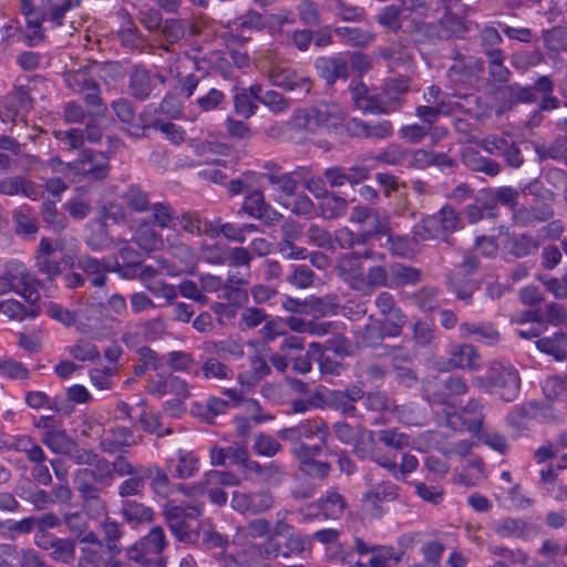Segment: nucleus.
<instances>
[{
    "mask_svg": "<svg viewBox=\"0 0 567 567\" xmlns=\"http://www.w3.org/2000/svg\"><path fill=\"white\" fill-rule=\"evenodd\" d=\"M440 39L462 38L470 31V23L455 14L447 13L437 22Z\"/></svg>",
    "mask_w": 567,
    "mask_h": 567,
    "instance_id": "nucleus-43",
    "label": "nucleus"
},
{
    "mask_svg": "<svg viewBox=\"0 0 567 567\" xmlns=\"http://www.w3.org/2000/svg\"><path fill=\"white\" fill-rule=\"evenodd\" d=\"M386 237V247L389 252L393 257L412 259L414 258L419 251V236H416V225L413 229V236L410 237L408 235L395 234L392 228L385 235Z\"/></svg>",
    "mask_w": 567,
    "mask_h": 567,
    "instance_id": "nucleus-24",
    "label": "nucleus"
},
{
    "mask_svg": "<svg viewBox=\"0 0 567 567\" xmlns=\"http://www.w3.org/2000/svg\"><path fill=\"white\" fill-rule=\"evenodd\" d=\"M111 437H104L100 441V449L106 453H114L120 447H130L142 443L141 435L135 436L133 430L123 425H115L109 429Z\"/></svg>",
    "mask_w": 567,
    "mask_h": 567,
    "instance_id": "nucleus-26",
    "label": "nucleus"
},
{
    "mask_svg": "<svg viewBox=\"0 0 567 567\" xmlns=\"http://www.w3.org/2000/svg\"><path fill=\"white\" fill-rule=\"evenodd\" d=\"M553 216L554 210L549 205L538 204L516 209L513 214V219L519 226H529L534 223L546 221Z\"/></svg>",
    "mask_w": 567,
    "mask_h": 567,
    "instance_id": "nucleus-33",
    "label": "nucleus"
},
{
    "mask_svg": "<svg viewBox=\"0 0 567 567\" xmlns=\"http://www.w3.org/2000/svg\"><path fill=\"white\" fill-rule=\"evenodd\" d=\"M267 76L271 84L284 90L293 91L300 89L306 93H309L311 90V80L289 68L274 65L268 70Z\"/></svg>",
    "mask_w": 567,
    "mask_h": 567,
    "instance_id": "nucleus-18",
    "label": "nucleus"
},
{
    "mask_svg": "<svg viewBox=\"0 0 567 567\" xmlns=\"http://www.w3.org/2000/svg\"><path fill=\"white\" fill-rule=\"evenodd\" d=\"M29 374V370L21 362L6 357L0 358V377L10 380H25Z\"/></svg>",
    "mask_w": 567,
    "mask_h": 567,
    "instance_id": "nucleus-64",
    "label": "nucleus"
},
{
    "mask_svg": "<svg viewBox=\"0 0 567 567\" xmlns=\"http://www.w3.org/2000/svg\"><path fill=\"white\" fill-rule=\"evenodd\" d=\"M336 437L346 445H351L353 453L364 460L373 457L375 462L384 468L394 470L395 462L384 458L381 460L373 455L374 436L373 432L360 424H349L347 422H337L333 424Z\"/></svg>",
    "mask_w": 567,
    "mask_h": 567,
    "instance_id": "nucleus-2",
    "label": "nucleus"
},
{
    "mask_svg": "<svg viewBox=\"0 0 567 567\" xmlns=\"http://www.w3.org/2000/svg\"><path fill=\"white\" fill-rule=\"evenodd\" d=\"M100 528L103 533V544L106 550L112 554V556H117L122 548L118 545L121 538L123 537V528L120 523L115 519L106 516L101 523Z\"/></svg>",
    "mask_w": 567,
    "mask_h": 567,
    "instance_id": "nucleus-38",
    "label": "nucleus"
},
{
    "mask_svg": "<svg viewBox=\"0 0 567 567\" xmlns=\"http://www.w3.org/2000/svg\"><path fill=\"white\" fill-rule=\"evenodd\" d=\"M390 287L402 288L415 286L422 279L421 269L401 262H395L389 268Z\"/></svg>",
    "mask_w": 567,
    "mask_h": 567,
    "instance_id": "nucleus-32",
    "label": "nucleus"
},
{
    "mask_svg": "<svg viewBox=\"0 0 567 567\" xmlns=\"http://www.w3.org/2000/svg\"><path fill=\"white\" fill-rule=\"evenodd\" d=\"M334 32L342 42L353 47H367L374 39L373 33L359 28L339 27Z\"/></svg>",
    "mask_w": 567,
    "mask_h": 567,
    "instance_id": "nucleus-51",
    "label": "nucleus"
},
{
    "mask_svg": "<svg viewBox=\"0 0 567 567\" xmlns=\"http://www.w3.org/2000/svg\"><path fill=\"white\" fill-rule=\"evenodd\" d=\"M93 466V468H81L76 471L74 475L75 486L96 485L99 487H109L113 484L114 476L112 473L111 462L97 456Z\"/></svg>",
    "mask_w": 567,
    "mask_h": 567,
    "instance_id": "nucleus-15",
    "label": "nucleus"
},
{
    "mask_svg": "<svg viewBox=\"0 0 567 567\" xmlns=\"http://www.w3.org/2000/svg\"><path fill=\"white\" fill-rule=\"evenodd\" d=\"M494 532L503 538H523L529 532L526 522L516 518H504L493 524Z\"/></svg>",
    "mask_w": 567,
    "mask_h": 567,
    "instance_id": "nucleus-45",
    "label": "nucleus"
},
{
    "mask_svg": "<svg viewBox=\"0 0 567 567\" xmlns=\"http://www.w3.org/2000/svg\"><path fill=\"white\" fill-rule=\"evenodd\" d=\"M543 41L550 52L567 50V29L564 27H554L543 32Z\"/></svg>",
    "mask_w": 567,
    "mask_h": 567,
    "instance_id": "nucleus-60",
    "label": "nucleus"
},
{
    "mask_svg": "<svg viewBox=\"0 0 567 567\" xmlns=\"http://www.w3.org/2000/svg\"><path fill=\"white\" fill-rule=\"evenodd\" d=\"M334 269L349 288L355 291L364 272L359 252L341 255L337 260Z\"/></svg>",
    "mask_w": 567,
    "mask_h": 567,
    "instance_id": "nucleus-22",
    "label": "nucleus"
},
{
    "mask_svg": "<svg viewBox=\"0 0 567 567\" xmlns=\"http://www.w3.org/2000/svg\"><path fill=\"white\" fill-rule=\"evenodd\" d=\"M270 533V522L266 518H255L246 526L237 528V537L239 539L261 538Z\"/></svg>",
    "mask_w": 567,
    "mask_h": 567,
    "instance_id": "nucleus-59",
    "label": "nucleus"
},
{
    "mask_svg": "<svg viewBox=\"0 0 567 567\" xmlns=\"http://www.w3.org/2000/svg\"><path fill=\"white\" fill-rule=\"evenodd\" d=\"M346 111L336 102H319L305 112V127L316 132L319 128H337L346 120Z\"/></svg>",
    "mask_w": 567,
    "mask_h": 567,
    "instance_id": "nucleus-10",
    "label": "nucleus"
},
{
    "mask_svg": "<svg viewBox=\"0 0 567 567\" xmlns=\"http://www.w3.org/2000/svg\"><path fill=\"white\" fill-rule=\"evenodd\" d=\"M348 507L347 501L336 488H330L318 502L309 504L308 509L317 508L328 519H339Z\"/></svg>",
    "mask_w": 567,
    "mask_h": 567,
    "instance_id": "nucleus-28",
    "label": "nucleus"
},
{
    "mask_svg": "<svg viewBox=\"0 0 567 567\" xmlns=\"http://www.w3.org/2000/svg\"><path fill=\"white\" fill-rule=\"evenodd\" d=\"M316 68L321 78L330 85L339 79L348 78V62L341 56L320 58Z\"/></svg>",
    "mask_w": 567,
    "mask_h": 567,
    "instance_id": "nucleus-31",
    "label": "nucleus"
},
{
    "mask_svg": "<svg viewBox=\"0 0 567 567\" xmlns=\"http://www.w3.org/2000/svg\"><path fill=\"white\" fill-rule=\"evenodd\" d=\"M109 173V159L103 153L84 150L79 158L73 162L72 183L104 181Z\"/></svg>",
    "mask_w": 567,
    "mask_h": 567,
    "instance_id": "nucleus-9",
    "label": "nucleus"
},
{
    "mask_svg": "<svg viewBox=\"0 0 567 567\" xmlns=\"http://www.w3.org/2000/svg\"><path fill=\"white\" fill-rule=\"evenodd\" d=\"M262 176L271 184L276 185L278 189L288 197L296 194L298 183L290 173L269 172L262 173Z\"/></svg>",
    "mask_w": 567,
    "mask_h": 567,
    "instance_id": "nucleus-58",
    "label": "nucleus"
},
{
    "mask_svg": "<svg viewBox=\"0 0 567 567\" xmlns=\"http://www.w3.org/2000/svg\"><path fill=\"white\" fill-rule=\"evenodd\" d=\"M423 391L429 401L444 404L450 395L465 394L467 385L460 377H449L446 379L435 377L425 382Z\"/></svg>",
    "mask_w": 567,
    "mask_h": 567,
    "instance_id": "nucleus-13",
    "label": "nucleus"
},
{
    "mask_svg": "<svg viewBox=\"0 0 567 567\" xmlns=\"http://www.w3.org/2000/svg\"><path fill=\"white\" fill-rule=\"evenodd\" d=\"M82 502L85 514L91 519L106 517L109 509L107 504L101 498V487L96 485L75 486Z\"/></svg>",
    "mask_w": 567,
    "mask_h": 567,
    "instance_id": "nucleus-25",
    "label": "nucleus"
},
{
    "mask_svg": "<svg viewBox=\"0 0 567 567\" xmlns=\"http://www.w3.org/2000/svg\"><path fill=\"white\" fill-rule=\"evenodd\" d=\"M121 515L124 522L133 528L154 520L155 513L152 507L135 499L122 502Z\"/></svg>",
    "mask_w": 567,
    "mask_h": 567,
    "instance_id": "nucleus-29",
    "label": "nucleus"
},
{
    "mask_svg": "<svg viewBox=\"0 0 567 567\" xmlns=\"http://www.w3.org/2000/svg\"><path fill=\"white\" fill-rule=\"evenodd\" d=\"M41 441L52 452L64 455L70 452L74 442L64 431L53 429L47 430Z\"/></svg>",
    "mask_w": 567,
    "mask_h": 567,
    "instance_id": "nucleus-50",
    "label": "nucleus"
},
{
    "mask_svg": "<svg viewBox=\"0 0 567 567\" xmlns=\"http://www.w3.org/2000/svg\"><path fill=\"white\" fill-rule=\"evenodd\" d=\"M484 66L481 58L456 53L447 75L453 83L468 84L484 71Z\"/></svg>",
    "mask_w": 567,
    "mask_h": 567,
    "instance_id": "nucleus-14",
    "label": "nucleus"
},
{
    "mask_svg": "<svg viewBox=\"0 0 567 567\" xmlns=\"http://www.w3.org/2000/svg\"><path fill=\"white\" fill-rule=\"evenodd\" d=\"M280 436L282 439H289L290 436L298 435L299 437H305L308 440L317 439L321 442V445L327 444V439L329 435V429L326 423L315 422L305 425H300L298 427L285 429L280 431Z\"/></svg>",
    "mask_w": 567,
    "mask_h": 567,
    "instance_id": "nucleus-37",
    "label": "nucleus"
},
{
    "mask_svg": "<svg viewBox=\"0 0 567 567\" xmlns=\"http://www.w3.org/2000/svg\"><path fill=\"white\" fill-rule=\"evenodd\" d=\"M205 350L225 360L240 359L245 353L243 343L230 337L218 341L205 342Z\"/></svg>",
    "mask_w": 567,
    "mask_h": 567,
    "instance_id": "nucleus-34",
    "label": "nucleus"
},
{
    "mask_svg": "<svg viewBox=\"0 0 567 567\" xmlns=\"http://www.w3.org/2000/svg\"><path fill=\"white\" fill-rule=\"evenodd\" d=\"M349 220L361 228L367 243L385 236L392 228L391 218L388 214L363 205H357L352 208Z\"/></svg>",
    "mask_w": 567,
    "mask_h": 567,
    "instance_id": "nucleus-8",
    "label": "nucleus"
},
{
    "mask_svg": "<svg viewBox=\"0 0 567 567\" xmlns=\"http://www.w3.org/2000/svg\"><path fill=\"white\" fill-rule=\"evenodd\" d=\"M148 472L150 474H153L151 482L152 491L159 497H169V495L173 493V486L166 472L158 466L150 468Z\"/></svg>",
    "mask_w": 567,
    "mask_h": 567,
    "instance_id": "nucleus-63",
    "label": "nucleus"
},
{
    "mask_svg": "<svg viewBox=\"0 0 567 567\" xmlns=\"http://www.w3.org/2000/svg\"><path fill=\"white\" fill-rule=\"evenodd\" d=\"M238 485H240V478L229 471H209L205 473L203 480L199 482L200 487Z\"/></svg>",
    "mask_w": 567,
    "mask_h": 567,
    "instance_id": "nucleus-56",
    "label": "nucleus"
},
{
    "mask_svg": "<svg viewBox=\"0 0 567 567\" xmlns=\"http://www.w3.org/2000/svg\"><path fill=\"white\" fill-rule=\"evenodd\" d=\"M475 384L489 392L496 390L505 402H513L519 394L520 377L512 364L492 363L485 375L476 377Z\"/></svg>",
    "mask_w": 567,
    "mask_h": 567,
    "instance_id": "nucleus-1",
    "label": "nucleus"
},
{
    "mask_svg": "<svg viewBox=\"0 0 567 567\" xmlns=\"http://www.w3.org/2000/svg\"><path fill=\"white\" fill-rule=\"evenodd\" d=\"M104 308L103 302L87 301L83 308L76 310L78 331L89 334L92 339H100L102 337L100 322Z\"/></svg>",
    "mask_w": 567,
    "mask_h": 567,
    "instance_id": "nucleus-17",
    "label": "nucleus"
},
{
    "mask_svg": "<svg viewBox=\"0 0 567 567\" xmlns=\"http://www.w3.org/2000/svg\"><path fill=\"white\" fill-rule=\"evenodd\" d=\"M50 558L58 564L71 565L76 557L75 539L69 537H54L53 545L50 546Z\"/></svg>",
    "mask_w": 567,
    "mask_h": 567,
    "instance_id": "nucleus-39",
    "label": "nucleus"
},
{
    "mask_svg": "<svg viewBox=\"0 0 567 567\" xmlns=\"http://www.w3.org/2000/svg\"><path fill=\"white\" fill-rule=\"evenodd\" d=\"M488 76L493 83L506 84L511 80L512 72L505 65V52L487 58Z\"/></svg>",
    "mask_w": 567,
    "mask_h": 567,
    "instance_id": "nucleus-52",
    "label": "nucleus"
},
{
    "mask_svg": "<svg viewBox=\"0 0 567 567\" xmlns=\"http://www.w3.org/2000/svg\"><path fill=\"white\" fill-rule=\"evenodd\" d=\"M168 540L162 526H153L148 533L126 548V557L142 566L151 564L167 547Z\"/></svg>",
    "mask_w": 567,
    "mask_h": 567,
    "instance_id": "nucleus-7",
    "label": "nucleus"
},
{
    "mask_svg": "<svg viewBox=\"0 0 567 567\" xmlns=\"http://www.w3.org/2000/svg\"><path fill=\"white\" fill-rule=\"evenodd\" d=\"M202 373L206 380L220 384L234 377V371L217 358L206 359L202 364Z\"/></svg>",
    "mask_w": 567,
    "mask_h": 567,
    "instance_id": "nucleus-44",
    "label": "nucleus"
},
{
    "mask_svg": "<svg viewBox=\"0 0 567 567\" xmlns=\"http://www.w3.org/2000/svg\"><path fill=\"white\" fill-rule=\"evenodd\" d=\"M445 365L449 369H462L473 372L482 367V359L472 344H458L450 350Z\"/></svg>",
    "mask_w": 567,
    "mask_h": 567,
    "instance_id": "nucleus-23",
    "label": "nucleus"
},
{
    "mask_svg": "<svg viewBox=\"0 0 567 567\" xmlns=\"http://www.w3.org/2000/svg\"><path fill=\"white\" fill-rule=\"evenodd\" d=\"M478 41L486 58L504 52L499 48V44L503 42V38L495 27H483L478 34Z\"/></svg>",
    "mask_w": 567,
    "mask_h": 567,
    "instance_id": "nucleus-49",
    "label": "nucleus"
},
{
    "mask_svg": "<svg viewBox=\"0 0 567 567\" xmlns=\"http://www.w3.org/2000/svg\"><path fill=\"white\" fill-rule=\"evenodd\" d=\"M305 343L299 337L285 334L277 352L270 355L271 365L280 373H285L289 363L292 370L300 374L309 373L312 364L309 361V354H305Z\"/></svg>",
    "mask_w": 567,
    "mask_h": 567,
    "instance_id": "nucleus-4",
    "label": "nucleus"
},
{
    "mask_svg": "<svg viewBox=\"0 0 567 567\" xmlns=\"http://www.w3.org/2000/svg\"><path fill=\"white\" fill-rule=\"evenodd\" d=\"M373 303L379 315L383 318L382 322L388 326V338L399 337L408 318L398 306L394 295L389 291H381L375 296Z\"/></svg>",
    "mask_w": 567,
    "mask_h": 567,
    "instance_id": "nucleus-11",
    "label": "nucleus"
},
{
    "mask_svg": "<svg viewBox=\"0 0 567 567\" xmlns=\"http://www.w3.org/2000/svg\"><path fill=\"white\" fill-rule=\"evenodd\" d=\"M401 561V554H395L391 546H373V551L367 560L361 561L360 565L364 567H386L388 561Z\"/></svg>",
    "mask_w": 567,
    "mask_h": 567,
    "instance_id": "nucleus-55",
    "label": "nucleus"
},
{
    "mask_svg": "<svg viewBox=\"0 0 567 567\" xmlns=\"http://www.w3.org/2000/svg\"><path fill=\"white\" fill-rule=\"evenodd\" d=\"M392 360L396 382L404 388L416 385L419 381L416 372L410 367L400 364L402 361H410L411 355L396 353L393 355Z\"/></svg>",
    "mask_w": 567,
    "mask_h": 567,
    "instance_id": "nucleus-53",
    "label": "nucleus"
},
{
    "mask_svg": "<svg viewBox=\"0 0 567 567\" xmlns=\"http://www.w3.org/2000/svg\"><path fill=\"white\" fill-rule=\"evenodd\" d=\"M132 241L146 254L163 248V236L155 229V226L146 218H138L134 225H130Z\"/></svg>",
    "mask_w": 567,
    "mask_h": 567,
    "instance_id": "nucleus-16",
    "label": "nucleus"
},
{
    "mask_svg": "<svg viewBox=\"0 0 567 567\" xmlns=\"http://www.w3.org/2000/svg\"><path fill=\"white\" fill-rule=\"evenodd\" d=\"M245 474L247 478L257 480L268 485H278L286 475V468L275 462L262 465L252 460L251 463H248Z\"/></svg>",
    "mask_w": 567,
    "mask_h": 567,
    "instance_id": "nucleus-27",
    "label": "nucleus"
},
{
    "mask_svg": "<svg viewBox=\"0 0 567 567\" xmlns=\"http://www.w3.org/2000/svg\"><path fill=\"white\" fill-rule=\"evenodd\" d=\"M451 289L456 293L457 298L463 301H470L476 287L467 277H463L462 268H453L447 276Z\"/></svg>",
    "mask_w": 567,
    "mask_h": 567,
    "instance_id": "nucleus-47",
    "label": "nucleus"
},
{
    "mask_svg": "<svg viewBox=\"0 0 567 567\" xmlns=\"http://www.w3.org/2000/svg\"><path fill=\"white\" fill-rule=\"evenodd\" d=\"M151 218L147 219L155 227L161 229H174L177 216L171 204L166 202L152 203L150 210Z\"/></svg>",
    "mask_w": 567,
    "mask_h": 567,
    "instance_id": "nucleus-42",
    "label": "nucleus"
},
{
    "mask_svg": "<svg viewBox=\"0 0 567 567\" xmlns=\"http://www.w3.org/2000/svg\"><path fill=\"white\" fill-rule=\"evenodd\" d=\"M42 2V0H20V11L25 18L27 38L30 44L43 38L42 23L45 17L41 9Z\"/></svg>",
    "mask_w": 567,
    "mask_h": 567,
    "instance_id": "nucleus-19",
    "label": "nucleus"
},
{
    "mask_svg": "<svg viewBox=\"0 0 567 567\" xmlns=\"http://www.w3.org/2000/svg\"><path fill=\"white\" fill-rule=\"evenodd\" d=\"M517 83L501 84L493 90L496 100L499 102L497 114L509 111L517 104L516 100Z\"/></svg>",
    "mask_w": 567,
    "mask_h": 567,
    "instance_id": "nucleus-62",
    "label": "nucleus"
},
{
    "mask_svg": "<svg viewBox=\"0 0 567 567\" xmlns=\"http://www.w3.org/2000/svg\"><path fill=\"white\" fill-rule=\"evenodd\" d=\"M319 208L324 219H336L347 213L348 202L346 198L330 192L319 200Z\"/></svg>",
    "mask_w": 567,
    "mask_h": 567,
    "instance_id": "nucleus-46",
    "label": "nucleus"
},
{
    "mask_svg": "<svg viewBox=\"0 0 567 567\" xmlns=\"http://www.w3.org/2000/svg\"><path fill=\"white\" fill-rule=\"evenodd\" d=\"M381 287H390L389 269L383 265H374L369 267L367 272H363L355 292L370 295Z\"/></svg>",
    "mask_w": 567,
    "mask_h": 567,
    "instance_id": "nucleus-30",
    "label": "nucleus"
},
{
    "mask_svg": "<svg viewBox=\"0 0 567 567\" xmlns=\"http://www.w3.org/2000/svg\"><path fill=\"white\" fill-rule=\"evenodd\" d=\"M203 513L200 505H176L174 502H167L162 509V515L172 534L184 543L193 539L190 520L197 519Z\"/></svg>",
    "mask_w": 567,
    "mask_h": 567,
    "instance_id": "nucleus-6",
    "label": "nucleus"
},
{
    "mask_svg": "<svg viewBox=\"0 0 567 567\" xmlns=\"http://www.w3.org/2000/svg\"><path fill=\"white\" fill-rule=\"evenodd\" d=\"M199 470V458L193 452H179L174 466V476L181 480L193 477Z\"/></svg>",
    "mask_w": 567,
    "mask_h": 567,
    "instance_id": "nucleus-54",
    "label": "nucleus"
},
{
    "mask_svg": "<svg viewBox=\"0 0 567 567\" xmlns=\"http://www.w3.org/2000/svg\"><path fill=\"white\" fill-rule=\"evenodd\" d=\"M41 9L44 11L45 20L62 25L65 13L73 7L80 6V0H42Z\"/></svg>",
    "mask_w": 567,
    "mask_h": 567,
    "instance_id": "nucleus-48",
    "label": "nucleus"
},
{
    "mask_svg": "<svg viewBox=\"0 0 567 567\" xmlns=\"http://www.w3.org/2000/svg\"><path fill=\"white\" fill-rule=\"evenodd\" d=\"M379 441L388 447L402 451L412 444L411 436L398 429H386L378 432Z\"/></svg>",
    "mask_w": 567,
    "mask_h": 567,
    "instance_id": "nucleus-57",
    "label": "nucleus"
},
{
    "mask_svg": "<svg viewBox=\"0 0 567 567\" xmlns=\"http://www.w3.org/2000/svg\"><path fill=\"white\" fill-rule=\"evenodd\" d=\"M30 106L29 92L23 87H18L0 101V118L2 122L13 123Z\"/></svg>",
    "mask_w": 567,
    "mask_h": 567,
    "instance_id": "nucleus-20",
    "label": "nucleus"
},
{
    "mask_svg": "<svg viewBox=\"0 0 567 567\" xmlns=\"http://www.w3.org/2000/svg\"><path fill=\"white\" fill-rule=\"evenodd\" d=\"M53 135L59 143V146L65 151H73L80 148L84 143V133L79 128H71L68 131H54Z\"/></svg>",
    "mask_w": 567,
    "mask_h": 567,
    "instance_id": "nucleus-61",
    "label": "nucleus"
},
{
    "mask_svg": "<svg viewBox=\"0 0 567 567\" xmlns=\"http://www.w3.org/2000/svg\"><path fill=\"white\" fill-rule=\"evenodd\" d=\"M347 128L352 136L359 138L385 140L393 134V124L389 120L368 123L352 118L348 122Z\"/></svg>",
    "mask_w": 567,
    "mask_h": 567,
    "instance_id": "nucleus-21",
    "label": "nucleus"
},
{
    "mask_svg": "<svg viewBox=\"0 0 567 567\" xmlns=\"http://www.w3.org/2000/svg\"><path fill=\"white\" fill-rule=\"evenodd\" d=\"M121 199L126 208L138 214L148 212L152 205L148 193L138 185H130L122 193Z\"/></svg>",
    "mask_w": 567,
    "mask_h": 567,
    "instance_id": "nucleus-40",
    "label": "nucleus"
},
{
    "mask_svg": "<svg viewBox=\"0 0 567 567\" xmlns=\"http://www.w3.org/2000/svg\"><path fill=\"white\" fill-rule=\"evenodd\" d=\"M130 89L135 99L143 101L151 96L156 89V84L146 70L136 68L130 78Z\"/></svg>",
    "mask_w": 567,
    "mask_h": 567,
    "instance_id": "nucleus-41",
    "label": "nucleus"
},
{
    "mask_svg": "<svg viewBox=\"0 0 567 567\" xmlns=\"http://www.w3.org/2000/svg\"><path fill=\"white\" fill-rule=\"evenodd\" d=\"M274 496L268 491L251 493L234 492L230 506L240 514L259 515L268 512L274 506Z\"/></svg>",
    "mask_w": 567,
    "mask_h": 567,
    "instance_id": "nucleus-12",
    "label": "nucleus"
},
{
    "mask_svg": "<svg viewBox=\"0 0 567 567\" xmlns=\"http://www.w3.org/2000/svg\"><path fill=\"white\" fill-rule=\"evenodd\" d=\"M462 228V220L456 210L443 206L437 213L426 216L416 224V236L424 240L441 239L450 244V236Z\"/></svg>",
    "mask_w": 567,
    "mask_h": 567,
    "instance_id": "nucleus-3",
    "label": "nucleus"
},
{
    "mask_svg": "<svg viewBox=\"0 0 567 567\" xmlns=\"http://www.w3.org/2000/svg\"><path fill=\"white\" fill-rule=\"evenodd\" d=\"M194 153L202 158V165H209L229 155V146L215 141H199L193 145Z\"/></svg>",
    "mask_w": 567,
    "mask_h": 567,
    "instance_id": "nucleus-35",
    "label": "nucleus"
},
{
    "mask_svg": "<svg viewBox=\"0 0 567 567\" xmlns=\"http://www.w3.org/2000/svg\"><path fill=\"white\" fill-rule=\"evenodd\" d=\"M539 351L554 357L556 361H565L567 359V334L556 332L550 337H544L536 341Z\"/></svg>",
    "mask_w": 567,
    "mask_h": 567,
    "instance_id": "nucleus-36",
    "label": "nucleus"
},
{
    "mask_svg": "<svg viewBox=\"0 0 567 567\" xmlns=\"http://www.w3.org/2000/svg\"><path fill=\"white\" fill-rule=\"evenodd\" d=\"M34 277L27 266L17 259L8 260L0 274V296L16 292L30 302H35L39 293L33 288Z\"/></svg>",
    "mask_w": 567,
    "mask_h": 567,
    "instance_id": "nucleus-5",
    "label": "nucleus"
}]
</instances>
